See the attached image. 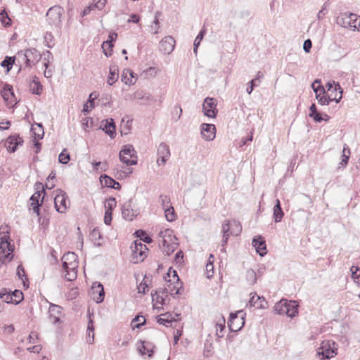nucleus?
Wrapping results in <instances>:
<instances>
[{
  "label": "nucleus",
  "mask_w": 360,
  "mask_h": 360,
  "mask_svg": "<svg viewBox=\"0 0 360 360\" xmlns=\"http://www.w3.org/2000/svg\"><path fill=\"white\" fill-rule=\"evenodd\" d=\"M124 160H120V161L122 162L123 163L126 164L127 165H135L137 164V157L136 156H135L134 159H131L129 156L124 155Z\"/></svg>",
  "instance_id": "nucleus-64"
},
{
  "label": "nucleus",
  "mask_w": 360,
  "mask_h": 360,
  "mask_svg": "<svg viewBox=\"0 0 360 360\" xmlns=\"http://www.w3.org/2000/svg\"><path fill=\"white\" fill-rule=\"evenodd\" d=\"M205 33H206V30L205 29H202L199 32L198 34L197 35V37H195V39L194 40L193 52L195 53V55L197 54L198 48L200 46V42L202 40Z\"/></svg>",
  "instance_id": "nucleus-47"
},
{
  "label": "nucleus",
  "mask_w": 360,
  "mask_h": 360,
  "mask_svg": "<svg viewBox=\"0 0 360 360\" xmlns=\"http://www.w3.org/2000/svg\"><path fill=\"white\" fill-rule=\"evenodd\" d=\"M11 295H13V304H19L24 298L23 293L20 290H15L11 292Z\"/></svg>",
  "instance_id": "nucleus-54"
},
{
  "label": "nucleus",
  "mask_w": 360,
  "mask_h": 360,
  "mask_svg": "<svg viewBox=\"0 0 360 360\" xmlns=\"http://www.w3.org/2000/svg\"><path fill=\"white\" fill-rule=\"evenodd\" d=\"M70 160V156L69 153H68L66 149H63L58 156L59 162L63 165H66L69 162Z\"/></svg>",
  "instance_id": "nucleus-55"
},
{
  "label": "nucleus",
  "mask_w": 360,
  "mask_h": 360,
  "mask_svg": "<svg viewBox=\"0 0 360 360\" xmlns=\"http://www.w3.org/2000/svg\"><path fill=\"white\" fill-rule=\"evenodd\" d=\"M116 200L114 197H110L106 200V202L105 204V211L113 212V210L116 207Z\"/></svg>",
  "instance_id": "nucleus-56"
},
{
  "label": "nucleus",
  "mask_w": 360,
  "mask_h": 360,
  "mask_svg": "<svg viewBox=\"0 0 360 360\" xmlns=\"http://www.w3.org/2000/svg\"><path fill=\"white\" fill-rule=\"evenodd\" d=\"M94 1L95 3L90 4L89 6H86L81 12V17H84L89 15L91 11H94L96 8H97L98 10H102L107 3V0H94Z\"/></svg>",
  "instance_id": "nucleus-24"
},
{
  "label": "nucleus",
  "mask_w": 360,
  "mask_h": 360,
  "mask_svg": "<svg viewBox=\"0 0 360 360\" xmlns=\"http://www.w3.org/2000/svg\"><path fill=\"white\" fill-rule=\"evenodd\" d=\"M201 135L206 141H212L216 136V127L213 124L203 123L200 126Z\"/></svg>",
  "instance_id": "nucleus-15"
},
{
  "label": "nucleus",
  "mask_w": 360,
  "mask_h": 360,
  "mask_svg": "<svg viewBox=\"0 0 360 360\" xmlns=\"http://www.w3.org/2000/svg\"><path fill=\"white\" fill-rule=\"evenodd\" d=\"M246 281L250 285H254L257 281V274L253 269H248L245 275Z\"/></svg>",
  "instance_id": "nucleus-51"
},
{
  "label": "nucleus",
  "mask_w": 360,
  "mask_h": 360,
  "mask_svg": "<svg viewBox=\"0 0 360 360\" xmlns=\"http://www.w3.org/2000/svg\"><path fill=\"white\" fill-rule=\"evenodd\" d=\"M139 342L140 345L138 346V350L141 355L144 356L147 354L149 358L152 357L154 353V346L153 344L150 342L142 340H140Z\"/></svg>",
  "instance_id": "nucleus-23"
},
{
  "label": "nucleus",
  "mask_w": 360,
  "mask_h": 360,
  "mask_svg": "<svg viewBox=\"0 0 360 360\" xmlns=\"http://www.w3.org/2000/svg\"><path fill=\"white\" fill-rule=\"evenodd\" d=\"M202 112L204 115L210 118L216 117L218 110L217 103L213 98L207 97L202 104Z\"/></svg>",
  "instance_id": "nucleus-8"
},
{
  "label": "nucleus",
  "mask_w": 360,
  "mask_h": 360,
  "mask_svg": "<svg viewBox=\"0 0 360 360\" xmlns=\"http://www.w3.org/2000/svg\"><path fill=\"white\" fill-rule=\"evenodd\" d=\"M117 37V34L116 32H110L108 39L103 42L101 47L105 56L109 57L112 55L113 42L116 41Z\"/></svg>",
  "instance_id": "nucleus-19"
},
{
  "label": "nucleus",
  "mask_w": 360,
  "mask_h": 360,
  "mask_svg": "<svg viewBox=\"0 0 360 360\" xmlns=\"http://www.w3.org/2000/svg\"><path fill=\"white\" fill-rule=\"evenodd\" d=\"M124 155L129 156L131 159L135 158V150L132 145H124L120 152V160H124Z\"/></svg>",
  "instance_id": "nucleus-31"
},
{
  "label": "nucleus",
  "mask_w": 360,
  "mask_h": 360,
  "mask_svg": "<svg viewBox=\"0 0 360 360\" xmlns=\"http://www.w3.org/2000/svg\"><path fill=\"white\" fill-rule=\"evenodd\" d=\"M168 290L170 291V295L174 297L176 295H181L183 288V283L181 281L172 282L167 285Z\"/></svg>",
  "instance_id": "nucleus-29"
},
{
  "label": "nucleus",
  "mask_w": 360,
  "mask_h": 360,
  "mask_svg": "<svg viewBox=\"0 0 360 360\" xmlns=\"http://www.w3.org/2000/svg\"><path fill=\"white\" fill-rule=\"evenodd\" d=\"M159 236L162 238V245L165 246L167 244V241L170 242V239H173V241H177V238L174 235V231L172 229H167L164 231H161L159 233Z\"/></svg>",
  "instance_id": "nucleus-28"
},
{
  "label": "nucleus",
  "mask_w": 360,
  "mask_h": 360,
  "mask_svg": "<svg viewBox=\"0 0 360 360\" xmlns=\"http://www.w3.org/2000/svg\"><path fill=\"white\" fill-rule=\"evenodd\" d=\"M172 267L169 269V271L167 273V276L165 277V281L168 283L181 281L176 271L172 270Z\"/></svg>",
  "instance_id": "nucleus-45"
},
{
  "label": "nucleus",
  "mask_w": 360,
  "mask_h": 360,
  "mask_svg": "<svg viewBox=\"0 0 360 360\" xmlns=\"http://www.w3.org/2000/svg\"><path fill=\"white\" fill-rule=\"evenodd\" d=\"M119 68L115 64L111 65L109 70V75L108 77L107 82L109 85H112L119 77Z\"/></svg>",
  "instance_id": "nucleus-30"
},
{
  "label": "nucleus",
  "mask_w": 360,
  "mask_h": 360,
  "mask_svg": "<svg viewBox=\"0 0 360 360\" xmlns=\"http://www.w3.org/2000/svg\"><path fill=\"white\" fill-rule=\"evenodd\" d=\"M43 86L37 77L34 76L30 84V90L33 94L40 95L42 92Z\"/></svg>",
  "instance_id": "nucleus-34"
},
{
  "label": "nucleus",
  "mask_w": 360,
  "mask_h": 360,
  "mask_svg": "<svg viewBox=\"0 0 360 360\" xmlns=\"http://www.w3.org/2000/svg\"><path fill=\"white\" fill-rule=\"evenodd\" d=\"M17 276L23 282V285L28 288V285H26V281L28 282L27 277L25 274V269L22 264H20L17 267Z\"/></svg>",
  "instance_id": "nucleus-49"
},
{
  "label": "nucleus",
  "mask_w": 360,
  "mask_h": 360,
  "mask_svg": "<svg viewBox=\"0 0 360 360\" xmlns=\"http://www.w3.org/2000/svg\"><path fill=\"white\" fill-rule=\"evenodd\" d=\"M163 247L165 248L164 251L169 255L177 248L178 243L177 241H173V239H170V242L167 241V244H165V246Z\"/></svg>",
  "instance_id": "nucleus-48"
},
{
  "label": "nucleus",
  "mask_w": 360,
  "mask_h": 360,
  "mask_svg": "<svg viewBox=\"0 0 360 360\" xmlns=\"http://www.w3.org/2000/svg\"><path fill=\"white\" fill-rule=\"evenodd\" d=\"M174 46V39L171 36H167L160 41L159 44V49L164 54H169L173 51Z\"/></svg>",
  "instance_id": "nucleus-13"
},
{
  "label": "nucleus",
  "mask_w": 360,
  "mask_h": 360,
  "mask_svg": "<svg viewBox=\"0 0 360 360\" xmlns=\"http://www.w3.org/2000/svg\"><path fill=\"white\" fill-rule=\"evenodd\" d=\"M153 301H156L157 303L161 304L162 305H164L165 304V298L163 297V295H160L159 294L151 293Z\"/></svg>",
  "instance_id": "nucleus-61"
},
{
  "label": "nucleus",
  "mask_w": 360,
  "mask_h": 360,
  "mask_svg": "<svg viewBox=\"0 0 360 360\" xmlns=\"http://www.w3.org/2000/svg\"><path fill=\"white\" fill-rule=\"evenodd\" d=\"M251 297L249 301V304L250 307H255L259 309H264L266 308L265 304H267V302L265 300V298L264 297H260L257 295V293H251L250 294Z\"/></svg>",
  "instance_id": "nucleus-25"
},
{
  "label": "nucleus",
  "mask_w": 360,
  "mask_h": 360,
  "mask_svg": "<svg viewBox=\"0 0 360 360\" xmlns=\"http://www.w3.org/2000/svg\"><path fill=\"white\" fill-rule=\"evenodd\" d=\"M24 141L19 134H14L10 135L6 140L4 146L9 153L15 152L20 146H22Z\"/></svg>",
  "instance_id": "nucleus-9"
},
{
  "label": "nucleus",
  "mask_w": 360,
  "mask_h": 360,
  "mask_svg": "<svg viewBox=\"0 0 360 360\" xmlns=\"http://www.w3.org/2000/svg\"><path fill=\"white\" fill-rule=\"evenodd\" d=\"M252 245L258 255L264 257L266 255V245L264 238L261 236H255L252 239Z\"/></svg>",
  "instance_id": "nucleus-21"
},
{
  "label": "nucleus",
  "mask_w": 360,
  "mask_h": 360,
  "mask_svg": "<svg viewBox=\"0 0 360 360\" xmlns=\"http://www.w3.org/2000/svg\"><path fill=\"white\" fill-rule=\"evenodd\" d=\"M350 271L354 281L358 284H360V268L357 266H352L350 268Z\"/></svg>",
  "instance_id": "nucleus-53"
},
{
  "label": "nucleus",
  "mask_w": 360,
  "mask_h": 360,
  "mask_svg": "<svg viewBox=\"0 0 360 360\" xmlns=\"http://www.w3.org/2000/svg\"><path fill=\"white\" fill-rule=\"evenodd\" d=\"M68 196L65 192L60 191V193L56 195L54 198L56 210L60 213H64L67 209Z\"/></svg>",
  "instance_id": "nucleus-18"
},
{
  "label": "nucleus",
  "mask_w": 360,
  "mask_h": 360,
  "mask_svg": "<svg viewBox=\"0 0 360 360\" xmlns=\"http://www.w3.org/2000/svg\"><path fill=\"white\" fill-rule=\"evenodd\" d=\"M17 54L18 57H22L25 67L27 68L38 63L41 58L40 53L36 49H28L25 52L20 51Z\"/></svg>",
  "instance_id": "nucleus-3"
},
{
  "label": "nucleus",
  "mask_w": 360,
  "mask_h": 360,
  "mask_svg": "<svg viewBox=\"0 0 360 360\" xmlns=\"http://www.w3.org/2000/svg\"><path fill=\"white\" fill-rule=\"evenodd\" d=\"M245 314L243 310L231 313L228 321V327L231 332L240 330L245 325Z\"/></svg>",
  "instance_id": "nucleus-2"
},
{
  "label": "nucleus",
  "mask_w": 360,
  "mask_h": 360,
  "mask_svg": "<svg viewBox=\"0 0 360 360\" xmlns=\"http://www.w3.org/2000/svg\"><path fill=\"white\" fill-rule=\"evenodd\" d=\"M92 296L96 303H101L105 298V291L101 283L96 282L91 287Z\"/></svg>",
  "instance_id": "nucleus-20"
},
{
  "label": "nucleus",
  "mask_w": 360,
  "mask_h": 360,
  "mask_svg": "<svg viewBox=\"0 0 360 360\" xmlns=\"http://www.w3.org/2000/svg\"><path fill=\"white\" fill-rule=\"evenodd\" d=\"M132 199L125 202L122 206V214L124 219L131 221L138 214L137 210L131 208Z\"/></svg>",
  "instance_id": "nucleus-16"
},
{
  "label": "nucleus",
  "mask_w": 360,
  "mask_h": 360,
  "mask_svg": "<svg viewBox=\"0 0 360 360\" xmlns=\"http://www.w3.org/2000/svg\"><path fill=\"white\" fill-rule=\"evenodd\" d=\"M335 345L334 341L327 343L322 342L321 346L317 350V355L321 360H328L337 354V348L334 347Z\"/></svg>",
  "instance_id": "nucleus-6"
},
{
  "label": "nucleus",
  "mask_w": 360,
  "mask_h": 360,
  "mask_svg": "<svg viewBox=\"0 0 360 360\" xmlns=\"http://www.w3.org/2000/svg\"><path fill=\"white\" fill-rule=\"evenodd\" d=\"M287 316L293 318L298 314V305L296 304V302L287 300Z\"/></svg>",
  "instance_id": "nucleus-37"
},
{
  "label": "nucleus",
  "mask_w": 360,
  "mask_h": 360,
  "mask_svg": "<svg viewBox=\"0 0 360 360\" xmlns=\"http://www.w3.org/2000/svg\"><path fill=\"white\" fill-rule=\"evenodd\" d=\"M100 182L102 186L108 188H114L117 191L121 189L120 184L107 174L101 175Z\"/></svg>",
  "instance_id": "nucleus-22"
},
{
  "label": "nucleus",
  "mask_w": 360,
  "mask_h": 360,
  "mask_svg": "<svg viewBox=\"0 0 360 360\" xmlns=\"http://www.w3.org/2000/svg\"><path fill=\"white\" fill-rule=\"evenodd\" d=\"M349 18H350V16H349V13H340V15L339 16H338L337 19H336V22L338 25H339L340 26L342 27H345V28H348V29H350V21H349Z\"/></svg>",
  "instance_id": "nucleus-33"
},
{
  "label": "nucleus",
  "mask_w": 360,
  "mask_h": 360,
  "mask_svg": "<svg viewBox=\"0 0 360 360\" xmlns=\"http://www.w3.org/2000/svg\"><path fill=\"white\" fill-rule=\"evenodd\" d=\"M335 91L339 90V97L335 96L334 98H331L330 96H328L326 92L323 94H320V92L317 93L316 92V98L318 101V103L321 105H329L332 101H335L336 103H338L342 98V92L343 90L340 87V86L338 84L335 87Z\"/></svg>",
  "instance_id": "nucleus-7"
},
{
  "label": "nucleus",
  "mask_w": 360,
  "mask_h": 360,
  "mask_svg": "<svg viewBox=\"0 0 360 360\" xmlns=\"http://www.w3.org/2000/svg\"><path fill=\"white\" fill-rule=\"evenodd\" d=\"M34 125H37V128H35L34 126L32 127L31 131L34 134V136L38 138L39 139H41L44 135V127L41 123H35Z\"/></svg>",
  "instance_id": "nucleus-44"
},
{
  "label": "nucleus",
  "mask_w": 360,
  "mask_h": 360,
  "mask_svg": "<svg viewBox=\"0 0 360 360\" xmlns=\"http://www.w3.org/2000/svg\"><path fill=\"white\" fill-rule=\"evenodd\" d=\"M156 321L160 325L169 327L171 326V323L176 320L174 318L172 317V315L169 313H165L158 316L156 317Z\"/></svg>",
  "instance_id": "nucleus-32"
},
{
  "label": "nucleus",
  "mask_w": 360,
  "mask_h": 360,
  "mask_svg": "<svg viewBox=\"0 0 360 360\" xmlns=\"http://www.w3.org/2000/svg\"><path fill=\"white\" fill-rule=\"evenodd\" d=\"M15 57L6 56L4 59L1 62V66L6 69L7 73L9 72L12 69L15 63Z\"/></svg>",
  "instance_id": "nucleus-40"
},
{
  "label": "nucleus",
  "mask_w": 360,
  "mask_h": 360,
  "mask_svg": "<svg viewBox=\"0 0 360 360\" xmlns=\"http://www.w3.org/2000/svg\"><path fill=\"white\" fill-rule=\"evenodd\" d=\"M134 235L139 238L141 240L146 243H150L152 242L151 238L147 234V233L142 229L136 230Z\"/></svg>",
  "instance_id": "nucleus-43"
},
{
  "label": "nucleus",
  "mask_w": 360,
  "mask_h": 360,
  "mask_svg": "<svg viewBox=\"0 0 360 360\" xmlns=\"http://www.w3.org/2000/svg\"><path fill=\"white\" fill-rule=\"evenodd\" d=\"M258 78H255L248 82V86L246 89V91L248 94H251L255 87H256L258 85Z\"/></svg>",
  "instance_id": "nucleus-59"
},
{
  "label": "nucleus",
  "mask_w": 360,
  "mask_h": 360,
  "mask_svg": "<svg viewBox=\"0 0 360 360\" xmlns=\"http://www.w3.org/2000/svg\"><path fill=\"white\" fill-rule=\"evenodd\" d=\"M131 248L132 249L131 262L137 264L143 262L146 257V250H148L147 246L138 240H134Z\"/></svg>",
  "instance_id": "nucleus-5"
},
{
  "label": "nucleus",
  "mask_w": 360,
  "mask_h": 360,
  "mask_svg": "<svg viewBox=\"0 0 360 360\" xmlns=\"http://www.w3.org/2000/svg\"><path fill=\"white\" fill-rule=\"evenodd\" d=\"M141 318L143 319V321L135 324L134 326V328H140L142 326H143L146 323V319L143 316L139 314L135 316V318L132 320V322H139L140 321Z\"/></svg>",
  "instance_id": "nucleus-63"
},
{
  "label": "nucleus",
  "mask_w": 360,
  "mask_h": 360,
  "mask_svg": "<svg viewBox=\"0 0 360 360\" xmlns=\"http://www.w3.org/2000/svg\"><path fill=\"white\" fill-rule=\"evenodd\" d=\"M350 30L360 31V16L355 13H349Z\"/></svg>",
  "instance_id": "nucleus-38"
},
{
  "label": "nucleus",
  "mask_w": 360,
  "mask_h": 360,
  "mask_svg": "<svg viewBox=\"0 0 360 360\" xmlns=\"http://www.w3.org/2000/svg\"><path fill=\"white\" fill-rule=\"evenodd\" d=\"M284 216V212L281 207L279 199L276 200V203L273 208V218L276 223L281 221Z\"/></svg>",
  "instance_id": "nucleus-27"
},
{
  "label": "nucleus",
  "mask_w": 360,
  "mask_h": 360,
  "mask_svg": "<svg viewBox=\"0 0 360 360\" xmlns=\"http://www.w3.org/2000/svg\"><path fill=\"white\" fill-rule=\"evenodd\" d=\"M65 271V278L68 281H72L76 279L77 276V269H63Z\"/></svg>",
  "instance_id": "nucleus-52"
},
{
  "label": "nucleus",
  "mask_w": 360,
  "mask_h": 360,
  "mask_svg": "<svg viewBox=\"0 0 360 360\" xmlns=\"http://www.w3.org/2000/svg\"><path fill=\"white\" fill-rule=\"evenodd\" d=\"M62 314V307L58 304L50 303L49 309V316L52 323L56 325L60 323V315Z\"/></svg>",
  "instance_id": "nucleus-17"
},
{
  "label": "nucleus",
  "mask_w": 360,
  "mask_h": 360,
  "mask_svg": "<svg viewBox=\"0 0 360 360\" xmlns=\"http://www.w3.org/2000/svg\"><path fill=\"white\" fill-rule=\"evenodd\" d=\"M234 225L236 226V230L230 231V223L229 221H225L224 223L222 224V239H221V246L222 248L221 249V252L225 251L224 246L227 244L229 238L231 235H238L241 230L242 226L239 221H234Z\"/></svg>",
  "instance_id": "nucleus-4"
},
{
  "label": "nucleus",
  "mask_w": 360,
  "mask_h": 360,
  "mask_svg": "<svg viewBox=\"0 0 360 360\" xmlns=\"http://www.w3.org/2000/svg\"><path fill=\"white\" fill-rule=\"evenodd\" d=\"M213 349L212 342L206 340L204 346V356L208 357L212 355V350Z\"/></svg>",
  "instance_id": "nucleus-60"
},
{
  "label": "nucleus",
  "mask_w": 360,
  "mask_h": 360,
  "mask_svg": "<svg viewBox=\"0 0 360 360\" xmlns=\"http://www.w3.org/2000/svg\"><path fill=\"white\" fill-rule=\"evenodd\" d=\"M134 98L138 100H143L144 101H146L144 103H146V102H150L153 101L150 94L145 93L143 91H136L134 94Z\"/></svg>",
  "instance_id": "nucleus-42"
},
{
  "label": "nucleus",
  "mask_w": 360,
  "mask_h": 360,
  "mask_svg": "<svg viewBox=\"0 0 360 360\" xmlns=\"http://www.w3.org/2000/svg\"><path fill=\"white\" fill-rule=\"evenodd\" d=\"M320 112L318 111L317 107L315 103H312L309 107V116L313 119L315 122H321Z\"/></svg>",
  "instance_id": "nucleus-39"
},
{
  "label": "nucleus",
  "mask_w": 360,
  "mask_h": 360,
  "mask_svg": "<svg viewBox=\"0 0 360 360\" xmlns=\"http://www.w3.org/2000/svg\"><path fill=\"white\" fill-rule=\"evenodd\" d=\"M217 328V335L218 338H221L224 336V330L225 329V319L223 318V322L221 323H217L216 325Z\"/></svg>",
  "instance_id": "nucleus-58"
},
{
  "label": "nucleus",
  "mask_w": 360,
  "mask_h": 360,
  "mask_svg": "<svg viewBox=\"0 0 360 360\" xmlns=\"http://www.w3.org/2000/svg\"><path fill=\"white\" fill-rule=\"evenodd\" d=\"M1 241L0 243L1 252H13V247L6 237L1 238Z\"/></svg>",
  "instance_id": "nucleus-46"
},
{
  "label": "nucleus",
  "mask_w": 360,
  "mask_h": 360,
  "mask_svg": "<svg viewBox=\"0 0 360 360\" xmlns=\"http://www.w3.org/2000/svg\"><path fill=\"white\" fill-rule=\"evenodd\" d=\"M274 310L278 314L286 315L288 311L287 300H281L277 302L274 306Z\"/></svg>",
  "instance_id": "nucleus-35"
},
{
  "label": "nucleus",
  "mask_w": 360,
  "mask_h": 360,
  "mask_svg": "<svg viewBox=\"0 0 360 360\" xmlns=\"http://www.w3.org/2000/svg\"><path fill=\"white\" fill-rule=\"evenodd\" d=\"M159 199L163 209L169 207L167 206V205L170 203V198L169 196L162 194L160 195Z\"/></svg>",
  "instance_id": "nucleus-62"
},
{
  "label": "nucleus",
  "mask_w": 360,
  "mask_h": 360,
  "mask_svg": "<svg viewBox=\"0 0 360 360\" xmlns=\"http://www.w3.org/2000/svg\"><path fill=\"white\" fill-rule=\"evenodd\" d=\"M64 13V9L60 6H54L51 7L46 12V21L48 24L56 30L61 27V17Z\"/></svg>",
  "instance_id": "nucleus-1"
},
{
  "label": "nucleus",
  "mask_w": 360,
  "mask_h": 360,
  "mask_svg": "<svg viewBox=\"0 0 360 360\" xmlns=\"http://www.w3.org/2000/svg\"><path fill=\"white\" fill-rule=\"evenodd\" d=\"M111 139L116 136V126L114 119L110 118L103 120L100 127Z\"/></svg>",
  "instance_id": "nucleus-14"
},
{
  "label": "nucleus",
  "mask_w": 360,
  "mask_h": 360,
  "mask_svg": "<svg viewBox=\"0 0 360 360\" xmlns=\"http://www.w3.org/2000/svg\"><path fill=\"white\" fill-rule=\"evenodd\" d=\"M158 160L157 163L160 165H165L166 162L168 160L169 158L170 157V150L169 146L162 142L160 143V145L158 147Z\"/></svg>",
  "instance_id": "nucleus-12"
},
{
  "label": "nucleus",
  "mask_w": 360,
  "mask_h": 360,
  "mask_svg": "<svg viewBox=\"0 0 360 360\" xmlns=\"http://www.w3.org/2000/svg\"><path fill=\"white\" fill-rule=\"evenodd\" d=\"M1 95L7 105L15 106L17 103L13 89L11 85L6 84L1 91Z\"/></svg>",
  "instance_id": "nucleus-10"
},
{
  "label": "nucleus",
  "mask_w": 360,
  "mask_h": 360,
  "mask_svg": "<svg viewBox=\"0 0 360 360\" xmlns=\"http://www.w3.org/2000/svg\"><path fill=\"white\" fill-rule=\"evenodd\" d=\"M34 186H35L36 192L30 197V200L31 201V203H41V202H39L41 195L43 193L44 194L43 198H44V195L46 193L45 189H44V186L41 182H37L35 184Z\"/></svg>",
  "instance_id": "nucleus-26"
},
{
  "label": "nucleus",
  "mask_w": 360,
  "mask_h": 360,
  "mask_svg": "<svg viewBox=\"0 0 360 360\" xmlns=\"http://www.w3.org/2000/svg\"><path fill=\"white\" fill-rule=\"evenodd\" d=\"M13 291L8 290L6 288H3L0 292V299L8 304H13V295L11 292Z\"/></svg>",
  "instance_id": "nucleus-41"
},
{
  "label": "nucleus",
  "mask_w": 360,
  "mask_h": 360,
  "mask_svg": "<svg viewBox=\"0 0 360 360\" xmlns=\"http://www.w3.org/2000/svg\"><path fill=\"white\" fill-rule=\"evenodd\" d=\"M77 259V255L72 252L64 254L62 257L63 269H77L78 266Z\"/></svg>",
  "instance_id": "nucleus-11"
},
{
  "label": "nucleus",
  "mask_w": 360,
  "mask_h": 360,
  "mask_svg": "<svg viewBox=\"0 0 360 360\" xmlns=\"http://www.w3.org/2000/svg\"><path fill=\"white\" fill-rule=\"evenodd\" d=\"M164 210L165 218L168 221L172 222L176 219V214L173 207L169 206L165 208Z\"/></svg>",
  "instance_id": "nucleus-50"
},
{
  "label": "nucleus",
  "mask_w": 360,
  "mask_h": 360,
  "mask_svg": "<svg viewBox=\"0 0 360 360\" xmlns=\"http://www.w3.org/2000/svg\"><path fill=\"white\" fill-rule=\"evenodd\" d=\"M13 257V252H0V262H1L2 264L5 263L6 261H11Z\"/></svg>",
  "instance_id": "nucleus-57"
},
{
  "label": "nucleus",
  "mask_w": 360,
  "mask_h": 360,
  "mask_svg": "<svg viewBox=\"0 0 360 360\" xmlns=\"http://www.w3.org/2000/svg\"><path fill=\"white\" fill-rule=\"evenodd\" d=\"M90 238L95 246L100 247L102 243L99 241L103 239V236L98 228H94L90 233Z\"/></svg>",
  "instance_id": "nucleus-36"
}]
</instances>
